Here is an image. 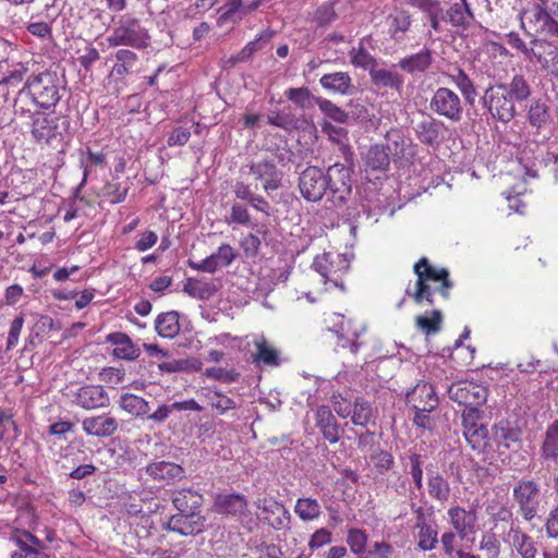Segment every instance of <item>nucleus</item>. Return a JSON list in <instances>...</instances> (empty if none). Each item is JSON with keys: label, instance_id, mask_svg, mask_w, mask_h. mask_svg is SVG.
Wrapping results in <instances>:
<instances>
[{"label": "nucleus", "instance_id": "1", "mask_svg": "<svg viewBox=\"0 0 558 558\" xmlns=\"http://www.w3.org/2000/svg\"><path fill=\"white\" fill-rule=\"evenodd\" d=\"M416 281L411 288L408 286L404 296L397 303V308H402L405 296H409L417 305H434V294L438 292L445 300L449 298L450 289L453 282L449 278V271L446 268H436L429 264L426 257H421L414 265Z\"/></svg>", "mask_w": 558, "mask_h": 558}, {"label": "nucleus", "instance_id": "2", "mask_svg": "<svg viewBox=\"0 0 558 558\" xmlns=\"http://www.w3.org/2000/svg\"><path fill=\"white\" fill-rule=\"evenodd\" d=\"M35 107L50 110L61 100L64 87L56 72L44 71L31 74L25 82Z\"/></svg>", "mask_w": 558, "mask_h": 558}, {"label": "nucleus", "instance_id": "3", "mask_svg": "<svg viewBox=\"0 0 558 558\" xmlns=\"http://www.w3.org/2000/svg\"><path fill=\"white\" fill-rule=\"evenodd\" d=\"M107 43L110 47L129 46L141 50L150 45V35L138 19L124 14L116 22Z\"/></svg>", "mask_w": 558, "mask_h": 558}, {"label": "nucleus", "instance_id": "4", "mask_svg": "<svg viewBox=\"0 0 558 558\" xmlns=\"http://www.w3.org/2000/svg\"><path fill=\"white\" fill-rule=\"evenodd\" d=\"M70 119L66 116H49L35 111L32 114L31 135L35 143L53 145L69 135Z\"/></svg>", "mask_w": 558, "mask_h": 558}, {"label": "nucleus", "instance_id": "5", "mask_svg": "<svg viewBox=\"0 0 558 558\" xmlns=\"http://www.w3.org/2000/svg\"><path fill=\"white\" fill-rule=\"evenodd\" d=\"M353 170L342 163H335L326 170L328 199L335 207H344L352 195Z\"/></svg>", "mask_w": 558, "mask_h": 558}, {"label": "nucleus", "instance_id": "6", "mask_svg": "<svg viewBox=\"0 0 558 558\" xmlns=\"http://www.w3.org/2000/svg\"><path fill=\"white\" fill-rule=\"evenodd\" d=\"M512 497L518 506V513L525 521H532L538 515L543 500L538 482L535 480H519L513 487Z\"/></svg>", "mask_w": 558, "mask_h": 558}, {"label": "nucleus", "instance_id": "7", "mask_svg": "<svg viewBox=\"0 0 558 558\" xmlns=\"http://www.w3.org/2000/svg\"><path fill=\"white\" fill-rule=\"evenodd\" d=\"M429 109L454 123L462 120L464 111L460 96L448 87H439L435 90L429 101Z\"/></svg>", "mask_w": 558, "mask_h": 558}, {"label": "nucleus", "instance_id": "8", "mask_svg": "<svg viewBox=\"0 0 558 558\" xmlns=\"http://www.w3.org/2000/svg\"><path fill=\"white\" fill-rule=\"evenodd\" d=\"M502 88L504 84L488 87L484 93L483 102L494 119L507 124L515 117L517 110L514 102Z\"/></svg>", "mask_w": 558, "mask_h": 558}, {"label": "nucleus", "instance_id": "9", "mask_svg": "<svg viewBox=\"0 0 558 558\" xmlns=\"http://www.w3.org/2000/svg\"><path fill=\"white\" fill-rule=\"evenodd\" d=\"M448 397L464 408L481 407L487 401L488 389L480 384L459 380L448 387Z\"/></svg>", "mask_w": 558, "mask_h": 558}, {"label": "nucleus", "instance_id": "10", "mask_svg": "<svg viewBox=\"0 0 558 558\" xmlns=\"http://www.w3.org/2000/svg\"><path fill=\"white\" fill-rule=\"evenodd\" d=\"M299 190L307 202H319L327 194L326 171L315 166L305 168L299 177Z\"/></svg>", "mask_w": 558, "mask_h": 558}, {"label": "nucleus", "instance_id": "11", "mask_svg": "<svg viewBox=\"0 0 558 558\" xmlns=\"http://www.w3.org/2000/svg\"><path fill=\"white\" fill-rule=\"evenodd\" d=\"M312 267L323 277L324 282H332L344 289L341 274L349 268L348 260L340 254L324 253L315 257Z\"/></svg>", "mask_w": 558, "mask_h": 558}, {"label": "nucleus", "instance_id": "12", "mask_svg": "<svg viewBox=\"0 0 558 558\" xmlns=\"http://www.w3.org/2000/svg\"><path fill=\"white\" fill-rule=\"evenodd\" d=\"M9 542L15 546V549L10 554V558H32L33 556L46 555L44 553L47 549L46 542L27 530H12Z\"/></svg>", "mask_w": 558, "mask_h": 558}, {"label": "nucleus", "instance_id": "13", "mask_svg": "<svg viewBox=\"0 0 558 558\" xmlns=\"http://www.w3.org/2000/svg\"><path fill=\"white\" fill-rule=\"evenodd\" d=\"M205 523L206 519L201 512H178L168 519L163 529L182 536H195L205 531Z\"/></svg>", "mask_w": 558, "mask_h": 558}, {"label": "nucleus", "instance_id": "14", "mask_svg": "<svg viewBox=\"0 0 558 558\" xmlns=\"http://www.w3.org/2000/svg\"><path fill=\"white\" fill-rule=\"evenodd\" d=\"M413 130L420 143L429 147H437L445 140L447 126L441 120L430 114H422V118L416 121Z\"/></svg>", "mask_w": 558, "mask_h": 558}, {"label": "nucleus", "instance_id": "15", "mask_svg": "<svg viewBox=\"0 0 558 558\" xmlns=\"http://www.w3.org/2000/svg\"><path fill=\"white\" fill-rule=\"evenodd\" d=\"M145 473L161 486L173 485L186 476L185 469L174 462L156 460L145 466Z\"/></svg>", "mask_w": 558, "mask_h": 558}, {"label": "nucleus", "instance_id": "16", "mask_svg": "<svg viewBox=\"0 0 558 558\" xmlns=\"http://www.w3.org/2000/svg\"><path fill=\"white\" fill-rule=\"evenodd\" d=\"M258 510L262 512V520L275 530H282L289 526L290 512L288 509L274 498H258L255 501Z\"/></svg>", "mask_w": 558, "mask_h": 558}, {"label": "nucleus", "instance_id": "17", "mask_svg": "<svg viewBox=\"0 0 558 558\" xmlns=\"http://www.w3.org/2000/svg\"><path fill=\"white\" fill-rule=\"evenodd\" d=\"M314 420L315 427L318 428L325 440L331 445L340 440L343 428L329 405L317 407Z\"/></svg>", "mask_w": 558, "mask_h": 558}, {"label": "nucleus", "instance_id": "18", "mask_svg": "<svg viewBox=\"0 0 558 558\" xmlns=\"http://www.w3.org/2000/svg\"><path fill=\"white\" fill-rule=\"evenodd\" d=\"M447 514L449 523L461 541L476 532L477 514L474 509L466 510L460 506H452L448 509Z\"/></svg>", "mask_w": 558, "mask_h": 558}, {"label": "nucleus", "instance_id": "19", "mask_svg": "<svg viewBox=\"0 0 558 558\" xmlns=\"http://www.w3.org/2000/svg\"><path fill=\"white\" fill-rule=\"evenodd\" d=\"M523 17L534 26L536 33L545 34L550 37H558V22L553 20L551 9L548 10L543 7H531L523 11L521 20H523ZM521 27H525L523 21H521Z\"/></svg>", "mask_w": 558, "mask_h": 558}, {"label": "nucleus", "instance_id": "20", "mask_svg": "<svg viewBox=\"0 0 558 558\" xmlns=\"http://www.w3.org/2000/svg\"><path fill=\"white\" fill-rule=\"evenodd\" d=\"M405 400L408 404L417 411H434L438 405L435 389L426 381H420L409 390Z\"/></svg>", "mask_w": 558, "mask_h": 558}, {"label": "nucleus", "instance_id": "21", "mask_svg": "<svg viewBox=\"0 0 558 558\" xmlns=\"http://www.w3.org/2000/svg\"><path fill=\"white\" fill-rule=\"evenodd\" d=\"M73 402L85 410H95L108 407L110 399L102 386L86 385L77 389Z\"/></svg>", "mask_w": 558, "mask_h": 558}, {"label": "nucleus", "instance_id": "22", "mask_svg": "<svg viewBox=\"0 0 558 558\" xmlns=\"http://www.w3.org/2000/svg\"><path fill=\"white\" fill-rule=\"evenodd\" d=\"M119 423L110 414H100L85 417L82 428L86 435L97 438H109L118 430Z\"/></svg>", "mask_w": 558, "mask_h": 558}, {"label": "nucleus", "instance_id": "23", "mask_svg": "<svg viewBox=\"0 0 558 558\" xmlns=\"http://www.w3.org/2000/svg\"><path fill=\"white\" fill-rule=\"evenodd\" d=\"M248 167L255 180L264 181L263 189L266 192L276 191L281 186L282 172L278 170L274 161L252 162Z\"/></svg>", "mask_w": 558, "mask_h": 558}, {"label": "nucleus", "instance_id": "24", "mask_svg": "<svg viewBox=\"0 0 558 558\" xmlns=\"http://www.w3.org/2000/svg\"><path fill=\"white\" fill-rule=\"evenodd\" d=\"M255 352L251 354V362L256 367H278L281 365L280 351L265 337L254 341Z\"/></svg>", "mask_w": 558, "mask_h": 558}, {"label": "nucleus", "instance_id": "25", "mask_svg": "<svg viewBox=\"0 0 558 558\" xmlns=\"http://www.w3.org/2000/svg\"><path fill=\"white\" fill-rule=\"evenodd\" d=\"M506 542L521 556V558H536V543L530 535L522 531L519 524L511 523Z\"/></svg>", "mask_w": 558, "mask_h": 558}, {"label": "nucleus", "instance_id": "26", "mask_svg": "<svg viewBox=\"0 0 558 558\" xmlns=\"http://www.w3.org/2000/svg\"><path fill=\"white\" fill-rule=\"evenodd\" d=\"M248 501L242 494L218 495L215 499V509L218 513L241 518L247 514Z\"/></svg>", "mask_w": 558, "mask_h": 558}, {"label": "nucleus", "instance_id": "27", "mask_svg": "<svg viewBox=\"0 0 558 558\" xmlns=\"http://www.w3.org/2000/svg\"><path fill=\"white\" fill-rule=\"evenodd\" d=\"M106 342L114 345L112 355L120 360L135 361L141 355V349L124 332L107 335Z\"/></svg>", "mask_w": 558, "mask_h": 558}, {"label": "nucleus", "instance_id": "28", "mask_svg": "<svg viewBox=\"0 0 558 558\" xmlns=\"http://www.w3.org/2000/svg\"><path fill=\"white\" fill-rule=\"evenodd\" d=\"M446 23L458 31H466L474 21V14L468 2L459 1L450 4L445 13Z\"/></svg>", "mask_w": 558, "mask_h": 558}, {"label": "nucleus", "instance_id": "29", "mask_svg": "<svg viewBox=\"0 0 558 558\" xmlns=\"http://www.w3.org/2000/svg\"><path fill=\"white\" fill-rule=\"evenodd\" d=\"M433 63V53L424 48L417 53L407 56L398 62V66L411 75L426 72Z\"/></svg>", "mask_w": 558, "mask_h": 558}, {"label": "nucleus", "instance_id": "30", "mask_svg": "<svg viewBox=\"0 0 558 558\" xmlns=\"http://www.w3.org/2000/svg\"><path fill=\"white\" fill-rule=\"evenodd\" d=\"M319 83L325 89L340 95H351L355 89L352 78L347 72L325 74L320 77Z\"/></svg>", "mask_w": 558, "mask_h": 558}, {"label": "nucleus", "instance_id": "31", "mask_svg": "<svg viewBox=\"0 0 558 558\" xmlns=\"http://www.w3.org/2000/svg\"><path fill=\"white\" fill-rule=\"evenodd\" d=\"M203 495L192 489H180L172 496V504L178 512H201Z\"/></svg>", "mask_w": 558, "mask_h": 558}, {"label": "nucleus", "instance_id": "32", "mask_svg": "<svg viewBox=\"0 0 558 558\" xmlns=\"http://www.w3.org/2000/svg\"><path fill=\"white\" fill-rule=\"evenodd\" d=\"M328 331L336 337L338 348H349L351 353H357L361 345V342L357 341L360 333L357 330H352L350 320H342L338 329L328 328Z\"/></svg>", "mask_w": 558, "mask_h": 558}, {"label": "nucleus", "instance_id": "33", "mask_svg": "<svg viewBox=\"0 0 558 558\" xmlns=\"http://www.w3.org/2000/svg\"><path fill=\"white\" fill-rule=\"evenodd\" d=\"M388 150L390 147L383 145H373L368 148L364 157V165L366 171H387L390 165Z\"/></svg>", "mask_w": 558, "mask_h": 558}, {"label": "nucleus", "instance_id": "34", "mask_svg": "<svg viewBox=\"0 0 558 558\" xmlns=\"http://www.w3.org/2000/svg\"><path fill=\"white\" fill-rule=\"evenodd\" d=\"M522 430L508 422H499L493 426V438L498 447L510 449L513 444L521 441Z\"/></svg>", "mask_w": 558, "mask_h": 558}, {"label": "nucleus", "instance_id": "35", "mask_svg": "<svg viewBox=\"0 0 558 558\" xmlns=\"http://www.w3.org/2000/svg\"><path fill=\"white\" fill-rule=\"evenodd\" d=\"M463 436L471 449L478 454L487 456L492 452L489 433L486 425L481 424L473 429L463 430Z\"/></svg>", "mask_w": 558, "mask_h": 558}, {"label": "nucleus", "instance_id": "36", "mask_svg": "<svg viewBox=\"0 0 558 558\" xmlns=\"http://www.w3.org/2000/svg\"><path fill=\"white\" fill-rule=\"evenodd\" d=\"M372 83L378 88H391L400 92L403 87V76L397 72L379 69L377 65L372 69L371 73Z\"/></svg>", "mask_w": 558, "mask_h": 558}, {"label": "nucleus", "instance_id": "37", "mask_svg": "<svg viewBox=\"0 0 558 558\" xmlns=\"http://www.w3.org/2000/svg\"><path fill=\"white\" fill-rule=\"evenodd\" d=\"M427 490L430 498L445 502L450 497L449 482L437 471H427Z\"/></svg>", "mask_w": 558, "mask_h": 558}, {"label": "nucleus", "instance_id": "38", "mask_svg": "<svg viewBox=\"0 0 558 558\" xmlns=\"http://www.w3.org/2000/svg\"><path fill=\"white\" fill-rule=\"evenodd\" d=\"M179 313L170 311L159 314L155 319V330L162 338H174L180 332Z\"/></svg>", "mask_w": 558, "mask_h": 558}, {"label": "nucleus", "instance_id": "39", "mask_svg": "<svg viewBox=\"0 0 558 558\" xmlns=\"http://www.w3.org/2000/svg\"><path fill=\"white\" fill-rule=\"evenodd\" d=\"M218 287L211 281L187 278L183 284V292L197 300H209L216 294Z\"/></svg>", "mask_w": 558, "mask_h": 558}, {"label": "nucleus", "instance_id": "40", "mask_svg": "<svg viewBox=\"0 0 558 558\" xmlns=\"http://www.w3.org/2000/svg\"><path fill=\"white\" fill-rule=\"evenodd\" d=\"M202 396L207 400L208 404L217 411V414L222 415L230 410L238 408L236 402L223 395L218 389L204 388Z\"/></svg>", "mask_w": 558, "mask_h": 558}, {"label": "nucleus", "instance_id": "41", "mask_svg": "<svg viewBox=\"0 0 558 558\" xmlns=\"http://www.w3.org/2000/svg\"><path fill=\"white\" fill-rule=\"evenodd\" d=\"M118 404L123 411L133 416H144L150 411L149 402L133 393H122Z\"/></svg>", "mask_w": 558, "mask_h": 558}, {"label": "nucleus", "instance_id": "42", "mask_svg": "<svg viewBox=\"0 0 558 558\" xmlns=\"http://www.w3.org/2000/svg\"><path fill=\"white\" fill-rule=\"evenodd\" d=\"M504 84V90L513 102H522L530 98L532 88L530 83L524 78L523 75L517 74L512 77L509 84Z\"/></svg>", "mask_w": 558, "mask_h": 558}, {"label": "nucleus", "instance_id": "43", "mask_svg": "<svg viewBox=\"0 0 558 558\" xmlns=\"http://www.w3.org/2000/svg\"><path fill=\"white\" fill-rule=\"evenodd\" d=\"M352 424L366 427L374 418V410L369 401L362 397H355L353 400L352 412L349 415Z\"/></svg>", "mask_w": 558, "mask_h": 558}, {"label": "nucleus", "instance_id": "44", "mask_svg": "<svg viewBox=\"0 0 558 558\" xmlns=\"http://www.w3.org/2000/svg\"><path fill=\"white\" fill-rule=\"evenodd\" d=\"M450 78L452 83H454V85L459 88L461 95L464 98V101L470 106H474L477 92L474 83L464 72V70L458 68L456 73L450 74Z\"/></svg>", "mask_w": 558, "mask_h": 558}, {"label": "nucleus", "instance_id": "45", "mask_svg": "<svg viewBox=\"0 0 558 558\" xmlns=\"http://www.w3.org/2000/svg\"><path fill=\"white\" fill-rule=\"evenodd\" d=\"M114 57L117 62L111 70V74L118 77H124L129 74L138 60L137 54L129 49H119Z\"/></svg>", "mask_w": 558, "mask_h": 558}, {"label": "nucleus", "instance_id": "46", "mask_svg": "<svg viewBox=\"0 0 558 558\" xmlns=\"http://www.w3.org/2000/svg\"><path fill=\"white\" fill-rule=\"evenodd\" d=\"M218 25L222 26L227 23L236 24L242 21V0H227L226 3L218 9Z\"/></svg>", "mask_w": 558, "mask_h": 558}, {"label": "nucleus", "instance_id": "47", "mask_svg": "<svg viewBox=\"0 0 558 558\" xmlns=\"http://www.w3.org/2000/svg\"><path fill=\"white\" fill-rule=\"evenodd\" d=\"M442 314L440 310H433L429 314L418 315L415 326L425 335H435L441 329Z\"/></svg>", "mask_w": 558, "mask_h": 558}, {"label": "nucleus", "instance_id": "48", "mask_svg": "<svg viewBox=\"0 0 558 558\" xmlns=\"http://www.w3.org/2000/svg\"><path fill=\"white\" fill-rule=\"evenodd\" d=\"M542 457L545 460L554 461L558 458V422H554L547 427L542 446Z\"/></svg>", "mask_w": 558, "mask_h": 558}, {"label": "nucleus", "instance_id": "49", "mask_svg": "<svg viewBox=\"0 0 558 558\" xmlns=\"http://www.w3.org/2000/svg\"><path fill=\"white\" fill-rule=\"evenodd\" d=\"M294 512L302 521H313L320 515V505L314 498H299L294 506Z\"/></svg>", "mask_w": 558, "mask_h": 558}, {"label": "nucleus", "instance_id": "50", "mask_svg": "<svg viewBox=\"0 0 558 558\" xmlns=\"http://www.w3.org/2000/svg\"><path fill=\"white\" fill-rule=\"evenodd\" d=\"M284 96L303 110L312 108L318 98L307 87H291L284 92Z\"/></svg>", "mask_w": 558, "mask_h": 558}, {"label": "nucleus", "instance_id": "51", "mask_svg": "<svg viewBox=\"0 0 558 558\" xmlns=\"http://www.w3.org/2000/svg\"><path fill=\"white\" fill-rule=\"evenodd\" d=\"M275 32L270 28L263 31L254 40L247 43L239 52L238 60H242V62L248 61L252 56L263 48V44L268 43Z\"/></svg>", "mask_w": 558, "mask_h": 558}, {"label": "nucleus", "instance_id": "52", "mask_svg": "<svg viewBox=\"0 0 558 558\" xmlns=\"http://www.w3.org/2000/svg\"><path fill=\"white\" fill-rule=\"evenodd\" d=\"M160 372L163 373H180L186 371H199L202 362L195 359H181L162 362L158 365Z\"/></svg>", "mask_w": 558, "mask_h": 558}, {"label": "nucleus", "instance_id": "53", "mask_svg": "<svg viewBox=\"0 0 558 558\" xmlns=\"http://www.w3.org/2000/svg\"><path fill=\"white\" fill-rule=\"evenodd\" d=\"M549 120V109L541 99L533 100L527 110V121L534 128L544 126Z\"/></svg>", "mask_w": 558, "mask_h": 558}, {"label": "nucleus", "instance_id": "54", "mask_svg": "<svg viewBox=\"0 0 558 558\" xmlns=\"http://www.w3.org/2000/svg\"><path fill=\"white\" fill-rule=\"evenodd\" d=\"M315 105L318 106L320 111L328 117L329 119L333 120L338 123H348L350 119V114L345 112L343 109L335 105L332 101L325 99V98H317L315 99Z\"/></svg>", "mask_w": 558, "mask_h": 558}, {"label": "nucleus", "instance_id": "55", "mask_svg": "<svg viewBox=\"0 0 558 558\" xmlns=\"http://www.w3.org/2000/svg\"><path fill=\"white\" fill-rule=\"evenodd\" d=\"M32 106H34L33 96L28 94L27 86L24 84L14 99L13 109L15 116L29 117L32 119V114L34 113L32 111Z\"/></svg>", "mask_w": 558, "mask_h": 558}, {"label": "nucleus", "instance_id": "56", "mask_svg": "<svg viewBox=\"0 0 558 558\" xmlns=\"http://www.w3.org/2000/svg\"><path fill=\"white\" fill-rule=\"evenodd\" d=\"M411 26V16L405 12L401 11L395 15H390L389 31L391 36L396 39L400 38V34L403 35Z\"/></svg>", "mask_w": 558, "mask_h": 558}, {"label": "nucleus", "instance_id": "57", "mask_svg": "<svg viewBox=\"0 0 558 558\" xmlns=\"http://www.w3.org/2000/svg\"><path fill=\"white\" fill-rule=\"evenodd\" d=\"M351 61L355 66L363 68L369 72L377 65L376 59L362 46L351 51Z\"/></svg>", "mask_w": 558, "mask_h": 558}, {"label": "nucleus", "instance_id": "58", "mask_svg": "<svg viewBox=\"0 0 558 558\" xmlns=\"http://www.w3.org/2000/svg\"><path fill=\"white\" fill-rule=\"evenodd\" d=\"M409 459V473L412 477V481L415 485V487L421 490L423 488V460L422 456L412 452L408 456Z\"/></svg>", "mask_w": 558, "mask_h": 558}, {"label": "nucleus", "instance_id": "59", "mask_svg": "<svg viewBox=\"0 0 558 558\" xmlns=\"http://www.w3.org/2000/svg\"><path fill=\"white\" fill-rule=\"evenodd\" d=\"M417 536H418V543L417 546L423 551L432 550L436 547V544L438 543L437 531L432 526H423L422 529L417 530Z\"/></svg>", "mask_w": 558, "mask_h": 558}, {"label": "nucleus", "instance_id": "60", "mask_svg": "<svg viewBox=\"0 0 558 558\" xmlns=\"http://www.w3.org/2000/svg\"><path fill=\"white\" fill-rule=\"evenodd\" d=\"M267 123L277 128H281L283 130H291L296 128L298 120L296 118L288 112L276 111L271 112L267 117Z\"/></svg>", "mask_w": 558, "mask_h": 558}, {"label": "nucleus", "instance_id": "61", "mask_svg": "<svg viewBox=\"0 0 558 558\" xmlns=\"http://www.w3.org/2000/svg\"><path fill=\"white\" fill-rule=\"evenodd\" d=\"M347 543L354 554H363L367 543V534L361 529H350L348 531Z\"/></svg>", "mask_w": 558, "mask_h": 558}, {"label": "nucleus", "instance_id": "62", "mask_svg": "<svg viewBox=\"0 0 558 558\" xmlns=\"http://www.w3.org/2000/svg\"><path fill=\"white\" fill-rule=\"evenodd\" d=\"M204 374L205 376L223 384L235 383L240 378V373L235 369H227L223 367H209L205 369Z\"/></svg>", "mask_w": 558, "mask_h": 558}, {"label": "nucleus", "instance_id": "63", "mask_svg": "<svg viewBox=\"0 0 558 558\" xmlns=\"http://www.w3.org/2000/svg\"><path fill=\"white\" fill-rule=\"evenodd\" d=\"M29 69L26 63H16L12 66V69L8 72L5 76L0 81V86L2 85H12L16 86L20 84L25 75L28 73Z\"/></svg>", "mask_w": 558, "mask_h": 558}, {"label": "nucleus", "instance_id": "64", "mask_svg": "<svg viewBox=\"0 0 558 558\" xmlns=\"http://www.w3.org/2000/svg\"><path fill=\"white\" fill-rule=\"evenodd\" d=\"M330 403L332 412L342 418H347L352 412L353 401L342 397L341 393H333Z\"/></svg>", "mask_w": 558, "mask_h": 558}]
</instances>
